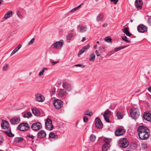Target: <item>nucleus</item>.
Returning <instances> with one entry per match:
<instances>
[{"label":"nucleus","instance_id":"obj_1","mask_svg":"<svg viewBox=\"0 0 151 151\" xmlns=\"http://www.w3.org/2000/svg\"><path fill=\"white\" fill-rule=\"evenodd\" d=\"M137 132L139 137L141 140H146L148 139L150 136L149 129L144 126H139L137 128Z\"/></svg>","mask_w":151,"mask_h":151},{"label":"nucleus","instance_id":"obj_2","mask_svg":"<svg viewBox=\"0 0 151 151\" xmlns=\"http://www.w3.org/2000/svg\"><path fill=\"white\" fill-rule=\"evenodd\" d=\"M130 114L131 117L136 120L139 116V109L137 108H132L130 111Z\"/></svg>","mask_w":151,"mask_h":151},{"label":"nucleus","instance_id":"obj_3","mask_svg":"<svg viewBox=\"0 0 151 151\" xmlns=\"http://www.w3.org/2000/svg\"><path fill=\"white\" fill-rule=\"evenodd\" d=\"M30 128V127L27 123H21L18 127V129L19 130L23 131L28 130Z\"/></svg>","mask_w":151,"mask_h":151},{"label":"nucleus","instance_id":"obj_4","mask_svg":"<svg viewBox=\"0 0 151 151\" xmlns=\"http://www.w3.org/2000/svg\"><path fill=\"white\" fill-rule=\"evenodd\" d=\"M63 102L59 99H55L53 101V105L55 108L59 109L63 107Z\"/></svg>","mask_w":151,"mask_h":151},{"label":"nucleus","instance_id":"obj_5","mask_svg":"<svg viewBox=\"0 0 151 151\" xmlns=\"http://www.w3.org/2000/svg\"><path fill=\"white\" fill-rule=\"evenodd\" d=\"M41 124L39 122H37L33 123L31 126V128L32 130L37 132L42 128Z\"/></svg>","mask_w":151,"mask_h":151},{"label":"nucleus","instance_id":"obj_6","mask_svg":"<svg viewBox=\"0 0 151 151\" xmlns=\"http://www.w3.org/2000/svg\"><path fill=\"white\" fill-rule=\"evenodd\" d=\"M119 146L123 148L126 147L128 145V142L127 139L124 138L120 139L119 141Z\"/></svg>","mask_w":151,"mask_h":151},{"label":"nucleus","instance_id":"obj_7","mask_svg":"<svg viewBox=\"0 0 151 151\" xmlns=\"http://www.w3.org/2000/svg\"><path fill=\"white\" fill-rule=\"evenodd\" d=\"M45 128L49 130H52L53 127L52 124V121L50 119H47L45 123Z\"/></svg>","mask_w":151,"mask_h":151},{"label":"nucleus","instance_id":"obj_8","mask_svg":"<svg viewBox=\"0 0 151 151\" xmlns=\"http://www.w3.org/2000/svg\"><path fill=\"white\" fill-rule=\"evenodd\" d=\"M20 121V118L19 116H15L10 120L11 124L12 125L17 124Z\"/></svg>","mask_w":151,"mask_h":151},{"label":"nucleus","instance_id":"obj_9","mask_svg":"<svg viewBox=\"0 0 151 151\" xmlns=\"http://www.w3.org/2000/svg\"><path fill=\"white\" fill-rule=\"evenodd\" d=\"M143 117L145 120L148 122H151V111H146L144 112Z\"/></svg>","mask_w":151,"mask_h":151},{"label":"nucleus","instance_id":"obj_10","mask_svg":"<svg viewBox=\"0 0 151 151\" xmlns=\"http://www.w3.org/2000/svg\"><path fill=\"white\" fill-rule=\"evenodd\" d=\"M95 126L97 128L101 129L103 127V124L99 117L96 118L95 120Z\"/></svg>","mask_w":151,"mask_h":151},{"label":"nucleus","instance_id":"obj_11","mask_svg":"<svg viewBox=\"0 0 151 151\" xmlns=\"http://www.w3.org/2000/svg\"><path fill=\"white\" fill-rule=\"evenodd\" d=\"M138 31L140 33H143L147 30V27L142 24H141L137 26Z\"/></svg>","mask_w":151,"mask_h":151},{"label":"nucleus","instance_id":"obj_12","mask_svg":"<svg viewBox=\"0 0 151 151\" xmlns=\"http://www.w3.org/2000/svg\"><path fill=\"white\" fill-rule=\"evenodd\" d=\"M63 42L59 41L55 43L52 45V47L54 48L59 49L63 47Z\"/></svg>","mask_w":151,"mask_h":151},{"label":"nucleus","instance_id":"obj_13","mask_svg":"<svg viewBox=\"0 0 151 151\" xmlns=\"http://www.w3.org/2000/svg\"><path fill=\"white\" fill-rule=\"evenodd\" d=\"M3 122L1 124V127L4 129H9L11 128L9 122L5 120H3Z\"/></svg>","mask_w":151,"mask_h":151},{"label":"nucleus","instance_id":"obj_14","mask_svg":"<svg viewBox=\"0 0 151 151\" xmlns=\"http://www.w3.org/2000/svg\"><path fill=\"white\" fill-rule=\"evenodd\" d=\"M46 136V133L45 131L41 130L37 134V137L38 139H42Z\"/></svg>","mask_w":151,"mask_h":151},{"label":"nucleus","instance_id":"obj_15","mask_svg":"<svg viewBox=\"0 0 151 151\" xmlns=\"http://www.w3.org/2000/svg\"><path fill=\"white\" fill-rule=\"evenodd\" d=\"M142 4L143 2L142 0H135V5L137 9H141L142 8Z\"/></svg>","mask_w":151,"mask_h":151},{"label":"nucleus","instance_id":"obj_16","mask_svg":"<svg viewBox=\"0 0 151 151\" xmlns=\"http://www.w3.org/2000/svg\"><path fill=\"white\" fill-rule=\"evenodd\" d=\"M125 132V131L122 128H118L115 131V134L116 136H119L123 135Z\"/></svg>","mask_w":151,"mask_h":151},{"label":"nucleus","instance_id":"obj_17","mask_svg":"<svg viewBox=\"0 0 151 151\" xmlns=\"http://www.w3.org/2000/svg\"><path fill=\"white\" fill-rule=\"evenodd\" d=\"M35 96L37 100L39 102H42L45 100L44 96L40 93L36 94Z\"/></svg>","mask_w":151,"mask_h":151},{"label":"nucleus","instance_id":"obj_18","mask_svg":"<svg viewBox=\"0 0 151 151\" xmlns=\"http://www.w3.org/2000/svg\"><path fill=\"white\" fill-rule=\"evenodd\" d=\"M90 47V46L89 44H88L84 46L83 48H82L79 51L78 53V56H80L82 53L84 52L85 51L87 50Z\"/></svg>","mask_w":151,"mask_h":151},{"label":"nucleus","instance_id":"obj_19","mask_svg":"<svg viewBox=\"0 0 151 151\" xmlns=\"http://www.w3.org/2000/svg\"><path fill=\"white\" fill-rule=\"evenodd\" d=\"M67 93V92L64 89L61 88L58 90V95L60 97H63L66 95Z\"/></svg>","mask_w":151,"mask_h":151},{"label":"nucleus","instance_id":"obj_20","mask_svg":"<svg viewBox=\"0 0 151 151\" xmlns=\"http://www.w3.org/2000/svg\"><path fill=\"white\" fill-rule=\"evenodd\" d=\"M63 87L66 89L68 91H70L71 89L70 85L68 83L66 82L63 83Z\"/></svg>","mask_w":151,"mask_h":151},{"label":"nucleus","instance_id":"obj_21","mask_svg":"<svg viewBox=\"0 0 151 151\" xmlns=\"http://www.w3.org/2000/svg\"><path fill=\"white\" fill-rule=\"evenodd\" d=\"M3 132L6 134L7 136L10 137H13L14 135V134L12 133L11 128H9L8 131H3Z\"/></svg>","mask_w":151,"mask_h":151},{"label":"nucleus","instance_id":"obj_22","mask_svg":"<svg viewBox=\"0 0 151 151\" xmlns=\"http://www.w3.org/2000/svg\"><path fill=\"white\" fill-rule=\"evenodd\" d=\"M122 31L127 36L129 37H130L132 35V34L129 32V29L128 27H125L122 29Z\"/></svg>","mask_w":151,"mask_h":151},{"label":"nucleus","instance_id":"obj_23","mask_svg":"<svg viewBox=\"0 0 151 151\" xmlns=\"http://www.w3.org/2000/svg\"><path fill=\"white\" fill-rule=\"evenodd\" d=\"M32 113L35 116H38L40 114L39 111L35 108H34L32 109Z\"/></svg>","mask_w":151,"mask_h":151},{"label":"nucleus","instance_id":"obj_24","mask_svg":"<svg viewBox=\"0 0 151 151\" xmlns=\"http://www.w3.org/2000/svg\"><path fill=\"white\" fill-rule=\"evenodd\" d=\"M111 146H108V144L103 145L102 146L103 151H108L109 150Z\"/></svg>","mask_w":151,"mask_h":151},{"label":"nucleus","instance_id":"obj_25","mask_svg":"<svg viewBox=\"0 0 151 151\" xmlns=\"http://www.w3.org/2000/svg\"><path fill=\"white\" fill-rule=\"evenodd\" d=\"M73 34L72 33H69L68 35L67 36L66 39L68 42H69L70 40L73 36Z\"/></svg>","mask_w":151,"mask_h":151},{"label":"nucleus","instance_id":"obj_26","mask_svg":"<svg viewBox=\"0 0 151 151\" xmlns=\"http://www.w3.org/2000/svg\"><path fill=\"white\" fill-rule=\"evenodd\" d=\"M24 139V138L22 137H17L14 139V142L19 143L23 141Z\"/></svg>","mask_w":151,"mask_h":151},{"label":"nucleus","instance_id":"obj_27","mask_svg":"<svg viewBox=\"0 0 151 151\" xmlns=\"http://www.w3.org/2000/svg\"><path fill=\"white\" fill-rule=\"evenodd\" d=\"M116 115L119 119H121L123 117V113L120 111H118L116 114Z\"/></svg>","mask_w":151,"mask_h":151},{"label":"nucleus","instance_id":"obj_28","mask_svg":"<svg viewBox=\"0 0 151 151\" xmlns=\"http://www.w3.org/2000/svg\"><path fill=\"white\" fill-rule=\"evenodd\" d=\"M111 139H108V138H105L103 140L105 143L104 145L108 144V146H110L109 143L111 142Z\"/></svg>","mask_w":151,"mask_h":151},{"label":"nucleus","instance_id":"obj_29","mask_svg":"<svg viewBox=\"0 0 151 151\" xmlns=\"http://www.w3.org/2000/svg\"><path fill=\"white\" fill-rule=\"evenodd\" d=\"M26 138L27 139H29V138H30V139H29V140L30 141H32V142H33V139H35V137L33 136L31 134H27L26 136Z\"/></svg>","mask_w":151,"mask_h":151},{"label":"nucleus","instance_id":"obj_30","mask_svg":"<svg viewBox=\"0 0 151 151\" xmlns=\"http://www.w3.org/2000/svg\"><path fill=\"white\" fill-rule=\"evenodd\" d=\"M95 55L94 53H91L90 56L89 60L90 61H94L95 58Z\"/></svg>","mask_w":151,"mask_h":151},{"label":"nucleus","instance_id":"obj_31","mask_svg":"<svg viewBox=\"0 0 151 151\" xmlns=\"http://www.w3.org/2000/svg\"><path fill=\"white\" fill-rule=\"evenodd\" d=\"M103 18V16L101 13H100L97 16L96 21H99L101 20Z\"/></svg>","mask_w":151,"mask_h":151},{"label":"nucleus","instance_id":"obj_32","mask_svg":"<svg viewBox=\"0 0 151 151\" xmlns=\"http://www.w3.org/2000/svg\"><path fill=\"white\" fill-rule=\"evenodd\" d=\"M111 113V111L109 109H107L104 113L103 116H108V115L109 116Z\"/></svg>","mask_w":151,"mask_h":151},{"label":"nucleus","instance_id":"obj_33","mask_svg":"<svg viewBox=\"0 0 151 151\" xmlns=\"http://www.w3.org/2000/svg\"><path fill=\"white\" fill-rule=\"evenodd\" d=\"M127 46H121L119 47H116L115 48L114 50L115 52H117V51H118L122 49L125 48L127 47Z\"/></svg>","mask_w":151,"mask_h":151},{"label":"nucleus","instance_id":"obj_34","mask_svg":"<svg viewBox=\"0 0 151 151\" xmlns=\"http://www.w3.org/2000/svg\"><path fill=\"white\" fill-rule=\"evenodd\" d=\"M32 116V114L30 112H28L26 114H25L23 115V116L24 118H29Z\"/></svg>","mask_w":151,"mask_h":151},{"label":"nucleus","instance_id":"obj_35","mask_svg":"<svg viewBox=\"0 0 151 151\" xmlns=\"http://www.w3.org/2000/svg\"><path fill=\"white\" fill-rule=\"evenodd\" d=\"M84 114L85 115L91 116H92L93 114L91 111H90L89 110H88L87 111H85Z\"/></svg>","mask_w":151,"mask_h":151},{"label":"nucleus","instance_id":"obj_36","mask_svg":"<svg viewBox=\"0 0 151 151\" xmlns=\"http://www.w3.org/2000/svg\"><path fill=\"white\" fill-rule=\"evenodd\" d=\"M96 138V136L93 134H91L90 136V140L92 142H94Z\"/></svg>","mask_w":151,"mask_h":151},{"label":"nucleus","instance_id":"obj_37","mask_svg":"<svg viewBox=\"0 0 151 151\" xmlns=\"http://www.w3.org/2000/svg\"><path fill=\"white\" fill-rule=\"evenodd\" d=\"M105 40L108 42L111 43L112 41V40L109 37H106L104 39Z\"/></svg>","mask_w":151,"mask_h":151},{"label":"nucleus","instance_id":"obj_38","mask_svg":"<svg viewBox=\"0 0 151 151\" xmlns=\"http://www.w3.org/2000/svg\"><path fill=\"white\" fill-rule=\"evenodd\" d=\"M87 30V28L84 26L81 27L80 29L79 32H85Z\"/></svg>","mask_w":151,"mask_h":151},{"label":"nucleus","instance_id":"obj_39","mask_svg":"<svg viewBox=\"0 0 151 151\" xmlns=\"http://www.w3.org/2000/svg\"><path fill=\"white\" fill-rule=\"evenodd\" d=\"M122 40H123L124 41H125L128 42V43H130L131 42L129 40L127 39V37L126 36H125L124 37L122 36Z\"/></svg>","mask_w":151,"mask_h":151},{"label":"nucleus","instance_id":"obj_40","mask_svg":"<svg viewBox=\"0 0 151 151\" xmlns=\"http://www.w3.org/2000/svg\"><path fill=\"white\" fill-rule=\"evenodd\" d=\"M4 141V138L3 136L0 135V146L2 145V143Z\"/></svg>","mask_w":151,"mask_h":151},{"label":"nucleus","instance_id":"obj_41","mask_svg":"<svg viewBox=\"0 0 151 151\" xmlns=\"http://www.w3.org/2000/svg\"><path fill=\"white\" fill-rule=\"evenodd\" d=\"M104 118L106 122L110 123L111 122L109 119V117L108 116H104Z\"/></svg>","mask_w":151,"mask_h":151},{"label":"nucleus","instance_id":"obj_42","mask_svg":"<svg viewBox=\"0 0 151 151\" xmlns=\"http://www.w3.org/2000/svg\"><path fill=\"white\" fill-rule=\"evenodd\" d=\"M45 69L47 70V68H43L42 70L39 72V76L42 75L43 74V73L45 71Z\"/></svg>","mask_w":151,"mask_h":151},{"label":"nucleus","instance_id":"obj_43","mask_svg":"<svg viewBox=\"0 0 151 151\" xmlns=\"http://www.w3.org/2000/svg\"><path fill=\"white\" fill-rule=\"evenodd\" d=\"M83 4H80L77 7H76L75 8H74V9H73L71 10V11H70V12H73L75 11L76 10V9H77L79 8L80 7H81Z\"/></svg>","mask_w":151,"mask_h":151},{"label":"nucleus","instance_id":"obj_44","mask_svg":"<svg viewBox=\"0 0 151 151\" xmlns=\"http://www.w3.org/2000/svg\"><path fill=\"white\" fill-rule=\"evenodd\" d=\"M55 134L53 132H50L49 134V137L50 138H53L55 137Z\"/></svg>","mask_w":151,"mask_h":151},{"label":"nucleus","instance_id":"obj_45","mask_svg":"<svg viewBox=\"0 0 151 151\" xmlns=\"http://www.w3.org/2000/svg\"><path fill=\"white\" fill-rule=\"evenodd\" d=\"M18 50L17 49V47L15 48L13 50V51L12 52V53L11 54V55H13V54H14L15 53H16L18 51Z\"/></svg>","mask_w":151,"mask_h":151},{"label":"nucleus","instance_id":"obj_46","mask_svg":"<svg viewBox=\"0 0 151 151\" xmlns=\"http://www.w3.org/2000/svg\"><path fill=\"white\" fill-rule=\"evenodd\" d=\"M74 66L75 67H80L82 68H83L85 67V65H83V66H82V65L81 64H78L75 65H74Z\"/></svg>","mask_w":151,"mask_h":151},{"label":"nucleus","instance_id":"obj_47","mask_svg":"<svg viewBox=\"0 0 151 151\" xmlns=\"http://www.w3.org/2000/svg\"><path fill=\"white\" fill-rule=\"evenodd\" d=\"M83 122L84 123H86L88 122V118L87 116H85L83 118Z\"/></svg>","mask_w":151,"mask_h":151},{"label":"nucleus","instance_id":"obj_48","mask_svg":"<svg viewBox=\"0 0 151 151\" xmlns=\"http://www.w3.org/2000/svg\"><path fill=\"white\" fill-rule=\"evenodd\" d=\"M8 65L7 64H6L3 68V69L4 70H7Z\"/></svg>","mask_w":151,"mask_h":151},{"label":"nucleus","instance_id":"obj_49","mask_svg":"<svg viewBox=\"0 0 151 151\" xmlns=\"http://www.w3.org/2000/svg\"><path fill=\"white\" fill-rule=\"evenodd\" d=\"M35 38H33L30 41L29 43V45H32L33 43L35 41Z\"/></svg>","mask_w":151,"mask_h":151},{"label":"nucleus","instance_id":"obj_50","mask_svg":"<svg viewBox=\"0 0 151 151\" xmlns=\"http://www.w3.org/2000/svg\"><path fill=\"white\" fill-rule=\"evenodd\" d=\"M6 14L8 16H10V17L12 15V12L10 11H8V12Z\"/></svg>","mask_w":151,"mask_h":151},{"label":"nucleus","instance_id":"obj_51","mask_svg":"<svg viewBox=\"0 0 151 151\" xmlns=\"http://www.w3.org/2000/svg\"><path fill=\"white\" fill-rule=\"evenodd\" d=\"M111 2H114V4H116L117 2L119 1V0H110Z\"/></svg>","mask_w":151,"mask_h":151},{"label":"nucleus","instance_id":"obj_52","mask_svg":"<svg viewBox=\"0 0 151 151\" xmlns=\"http://www.w3.org/2000/svg\"><path fill=\"white\" fill-rule=\"evenodd\" d=\"M105 47L103 46H101L99 47V51H101V50L104 49Z\"/></svg>","mask_w":151,"mask_h":151},{"label":"nucleus","instance_id":"obj_53","mask_svg":"<svg viewBox=\"0 0 151 151\" xmlns=\"http://www.w3.org/2000/svg\"><path fill=\"white\" fill-rule=\"evenodd\" d=\"M95 53L97 56H99L100 55V54L97 50L95 51Z\"/></svg>","mask_w":151,"mask_h":151},{"label":"nucleus","instance_id":"obj_54","mask_svg":"<svg viewBox=\"0 0 151 151\" xmlns=\"http://www.w3.org/2000/svg\"><path fill=\"white\" fill-rule=\"evenodd\" d=\"M51 62L52 63V65H54L56 63H58V61H51Z\"/></svg>","mask_w":151,"mask_h":151},{"label":"nucleus","instance_id":"obj_55","mask_svg":"<svg viewBox=\"0 0 151 151\" xmlns=\"http://www.w3.org/2000/svg\"><path fill=\"white\" fill-rule=\"evenodd\" d=\"M9 17H10V16H8L6 14L4 16V18L5 19H7Z\"/></svg>","mask_w":151,"mask_h":151},{"label":"nucleus","instance_id":"obj_56","mask_svg":"<svg viewBox=\"0 0 151 151\" xmlns=\"http://www.w3.org/2000/svg\"><path fill=\"white\" fill-rule=\"evenodd\" d=\"M22 45L21 44H19L18 45V46L16 47L18 50H19L20 48L21 47Z\"/></svg>","mask_w":151,"mask_h":151},{"label":"nucleus","instance_id":"obj_57","mask_svg":"<svg viewBox=\"0 0 151 151\" xmlns=\"http://www.w3.org/2000/svg\"><path fill=\"white\" fill-rule=\"evenodd\" d=\"M58 138V135H55V137H53V138L55 139H57Z\"/></svg>","mask_w":151,"mask_h":151},{"label":"nucleus","instance_id":"obj_58","mask_svg":"<svg viewBox=\"0 0 151 151\" xmlns=\"http://www.w3.org/2000/svg\"><path fill=\"white\" fill-rule=\"evenodd\" d=\"M148 22L150 24H151V18H149L148 20Z\"/></svg>","mask_w":151,"mask_h":151},{"label":"nucleus","instance_id":"obj_59","mask_svg":"<svg viewBox=\"0 0 151 151\" xmlns=\"http://www.w3.org/2000/svg\"><path fill=\"white\" fill-rule=\"evenodd\" d=\"M86 40V38L85 37H84L82 39V42H83L84 41Z\"/></svg>","mask_w":151,"mask_h":151},{"label":"nucleus","instance_id":"obj_60","mask_svg":"<svg viewBox=\"0 0 151 151\" xmlns=\"http://www.w3.org/2000/svg\"><path fill=\"white\" fill-rule=\"evenodd\" d=\"M107 26V24L106 23L104 24L103 25V27H106Z\"/></svg>","mask_w":151,"mask_h":151},{"label":"nucleus","instance_id":"obj_61","mask_svg":"<svg viewBox=\"0 0 151 151\" xmlns=\"http://www.w3.org/2000/svg\"><path fill=\"white\" fill-rule=\"evenodd\" d=\"M148 90L150 92H151V86L148 89Z\"/></svg>","mask_w":151,"mask_h":151},{"label":"nucleus","instance_id":"obj_62","mask_svg":"<svg viewBox=\"0 0 151 151\" xmlns=\"http://www.w3.org/2000/svg\"><path fill=\"white\" fill-rule=\"evenodd\" d=\"M140 90H137V91H136L135 92V93H139V92H140Z\"/></svg>","mask_w":151,"mask_h":151},{"label":"nucleus","instance_id":"obj_63","mask_svg":"<svg viewBox=\"0 0 151 151\" xmlns=\"http://www.w3.org/2000/svg\"><path fill=\"white\" fill-rule=\"evenodd\" d=\"M97 45H94V46L93 47V48L95 49H96V48H97Z\"/></svg>","mask_w":151,"mask_h":151},{"label":"nucleus","instance_id":"obj_64","mask_svg":"<svg viewBox=\"0 0 151 151\" xmlns=\"http://www.w3.org/2000/svg\"><path fill=\"white\" fill-rule=\"evenodd\" d=\"M4 1L3 0H0V4H1L2 2Z\"/></svg>","mask_w":151,"mask_h":151}]
</instances>
